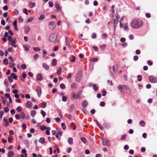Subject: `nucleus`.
I'll list each match as a JSON object with an SVG mask.
<instances>
[{"instance_id":"1","label":"nucleus","mask_w":157,"mask_h":157,"mask_svg":"<svg viewBox=\"0 0 157 157\" xmlns=\"http://www.w3.org/2000/svg\"><path fill=\"white\" fill-rule=\"evenodd\" d=\"M143 25L142 21L139 19H134L131 23V25L133 29H138Z\"/></svg>"},{"instance_id":"2","label":"nucleus","mask_w":157,"mask_h":157,"mask_svg":"<svg viewBox=\"0 0 157 157\" xmlns=\"http://www.w3.org/2000/svg\"><path fill=\"white\" fill-rule=\"evenodd\" d=\"M117 88L119 89L120 91L122 93L124 94L125 93V90H127V87L125 85H120L117 86Z\"/></svg>"},{"instance_id":"3","label":"nucleus","mask_w":157,"mask_h":157,"mask_svg":"<svg viewBox=\"0 0 157 157\" xmlns=\"http://www.w3.org/2000/svg\"><path fill=\"white\" fill-rule=\"evenodd\" d=\"M57 35L55 34H52L50 35L49 37V40L51 42H54L57 39Z\"/></svg>"},{"instance_id":"4","label":"nucleus","mask_w":157,"mask_h":157,"mask_svg":"<svg viewBox=\"0 0 157 157\" xmlns=\"http://www.w3.org/2000/svg\"><path fill=\"white\" fill-rule=\"evenodd\" d=\"M81 92H79L78 94L74 93L72 94V98L74 99H78L81 98Z\"/></svg>"},{"instance_id":"5","label":"nucleus","mask_w":157,"mask_h":157,"mask_svg":"<svg viewBox=\"0 0 157 157\" xmlns=\"http://www.w3.org/2000/svg\"><path fill=\"white\" fill-rule=\"evenodd\" d=\"M102 140V145L106 146H109L110 145V143L109 142L108 140L106 139L101 138Z\"/></svg>"},{"instance_id":"6","label":"nucleus","mask_w":157,"mask_h":157,"mask_svg":"<svg viewBox=\"0 0 157 157\" xmlns=\"http://www.w3.org/2000/svg\"><path fill=\"white\" fill-rule=\"evenodd\" d=\"M56 27V23L54 21L51 22L49 25V27L51 30H54Z\"/></svg>"},{"instance_id":"7","label":"nucleus","mask_w":157,"mask_h":157,"mask_svg":"<svg viewBox=\"0 0 157 157\" xmlns=\"http://www.w3.org/2000/svg\"><path fill=\"white\" fill-rule=\"evenodd\" d=\"M149 80L151 82L154 83L157 82V77L153 76H149Z\"/></svg>"},{"instance_id":"8","label":"nucleus","mask_w":157,"mask_h":157,"mask_svg":"<svg viewBox=\"0 0 157 157\" xmlns=\"http://www.w3.org/2000/svg\"><path fill=\"white\" fill-rule=\"evenodd\" d=\"M66 45L69 48H70L72 46V44L70 43L69 38L67 36L66 37Z\"/></svg>"},{"instance_id":"9","label":"nucleus","mask_w":157,"mask_h":157,"mask_svg":"<svg viewBox=\"0 0 157 157\" xmlns=\"http://www.w3.org/2000/svg\"><path fill=\"white\" fill-rule=\"evenodd\" d=\"M36 92L37 93V95L39 97H40L42 93L41 89L39 86H37L36 87Z\"/></svg>"},{"instance_id":"10","label":"nucleus","mask_w":157,"mask_h":157,"mask_svg":"<svg viewBox=\"0 0 157 157\" xmlns=\"http://www.w3.org/2000/svg\"><path fill=\"white\" fill-rule=\"evenodd\" d=\"M26 105L27 107L31 108L32 106V103L31 101H28L26 103Z\"/></svg>"},{"instance_id":"11","label":"nucleus","mask_w":157,"mask_h":157,"mask_svg":"<svg viewBox=\"0 0 157 157\" xmlns=\"http://www.w3.org/2000/svg\"><path fill=\"white\" fill-rule=\"evenodd\" d=\"M88 105V103L86 100H84L82 103V106L84 108H86L87 106Z\"/></svg>"},{"instance_id":"12","label":"nucleus","mask_w":157,"mask_h":157,"mask_svg":"<svg viewBox=\"0 0 157 157\" xmlns=\"http://www.w3.org/2000/svg\"><path fill=\"white\" fill-rule=\"evenodd\" d=\"M94 121L97 124L98 127L100 128L101 130H102L103 128L102 127L101 125L96 120H94Z\"/></svg>"},{"instance_id":"13","label":"nucleus","mask_w":157,"mask_h":157,"mask_svg":"<svg viewBox=\"0 0 157 157\" xmlns=\"http://www.w3.org/2000/svg\"><path fill=\"white\" fill-rule=\"evenodd\" d=\"M94 121L97 124L98 127L100 128L101 130H102L103 128L102 127L101 125L96 120H94Z\"/></svg>"},{"instance_id":"14","label":"nucleus","mask_w":157,"mask_h":157,"mask_svg":"<svg viewBox=\"0 0 157 157\" xmlns=\"http://www.w3.org/2000/svg\"><path fill=\"white\" fill-rule=\"evenodd\" d=\"M57 63V59H53L52 62V64L53 66H55L56 65Z\"/></svg>"},{"instance_id":"15","label":"nucleus","mask_w":157,"mask_h":157,"mask_svg":"<svg viewBox=\"0 0 157 157\" xmlns=\"http://www.w3.org/2000/svg\"><path fill=\"white\" fill-rule=\"evenodd\" d=\"M36 79L39 81H41L42 80L43 78L41 74H37L36 76Z\"/></svg>"},{"instance_id":"16","label":"nucleus","mask_w":157,"mask_h":157,"mask_svg":"<svg viewBox=\"0 0 157 157\" xmlns=\"http://www.w3.org/2000/svg\"><path fill=\"white\" fill-rule=\"evenodd\" d=\"M43 67L45 68L46 70H48L49 69V67L48 65L45 63H43L42 64Z\"/></svg>"},{"instance_id":"17","label":"nucleus","mask_w":157,"mask_h":157,"mask_svg":"<svg viewBox=\"0 0 157 157\" xmlns=\"http://www.w3.org/2000/svg\"><path fill=\"white\" fill-rule=\"evenodd\" d=\"M55 7L56 9L58 11H60L61 10V8L58 3H56L55 4Z\"/></svg>"},{"instance_id":"18","label":"nucleus","mask_w":157,"mask_h":157,"mask_svg":"<svg viewBox=\"0 0 157 157\" xmlns=\"http://www.w3.org/2000/svg\"><path fill=\"white\" fill-rule=\"evenodd\" d=\"M14 155V153L13 151H10L8 153V157H12Z\"/></svg>"},{"instance_id":"19","label":"nucleus","mask_w":157,"mask_h":157,"mask_svg":"<svg viewBox=\"0 0 157 157\" xmlns=\"http://www.w3.org/2000/svg\"><path fill=\"white\" fill-rule=\"evenodd\" d=\"M20 117L23 119H24L25 118V113L23 112H21L20 113Z\"/></svg>"},{"instance_id":"20","label":"nucleus","mask_w":157,"mask_h":157,"mask_svg":"<svg viewBox=\"0 0 157 157\" xmlns=\"http://www.w3.org/2000/svg\"><path fill=\"white\" fill-rule=\"evenodd\" d=\"M29 5L30 8H33L35 7L36 6V3L35 2H33L31 3V2L29 4Z\"/></svg>"},{"instance_id":"21","label":"nucleus","mask_w":157,"mask_h":157,"mask_svg":"<svg viewBox=\"0 0 157 157\" xmlns=\"http://www.w3.org/2000/svg\"><path fill=\"white\" fill-rule=\"evenodd\" d=\"M68 141L69 143L70 144H72L73 143V140L72 138L69 137L68 138Z\"/></svg>"},{"instance_id":"22","label":"nucleus","mask_w":157,"mask_h":157,"mask_svg":"<svg viewBox=\"0 0 157 157\" xmlns=\"http://www.w3.org/2000/svg\"><path fill=\"white\" fill-rule=\"evenodd\" d=\"M62 71V68L61 67H59L57 71V75H60L61 72Z\"/></svg>"},{"instance_id":"23","label":"nucleus","mask_w":157,"mask_h":157,"mask_svg":"<svg viewBox=\"0 0 157 157\" xmlns=\"http://www.w3.org/2000/svg\"><path fill=\"white\" fill-rule=\"evenodd\" d=\"M118 24V21H117L114 20V30H115V29L117 27V25Z\"/></svg>"},{"instance_id":"24","label":"nucleus","mask_w":157,"mask_h":157,"mask_svg":"<svg viewBox=\"0 0 157 157\" xmlns=\"http://www.w3.org/2000/svg\"><path fill=\"white\" fill-rule=\"evenodd\" d=\"M36 113V112L35 110H33L31 112V115L32 116L34 117Z\"/></svg>"},{"instance_id":"25","label":"nucleus","mask_w":157,"mask_h":157,"mask_svg":"<svg viewBox=\"0 0 157 157\" xmlns=\"http://www.w3.org/2000/svg\"><path fill=\"white\" fill-rule=\"evenodd\" d=\"M47 104L45 102H42L41 104V107L43 108H45Z\"/></svg>"},{"instance_id":"26","label":"nucleus","mask_w":157,"mask_h":157,"mask_svg":"<svg viewBox=\"0 0 157 157\" xmlns=\"http://www.w3.org/2000/svg\"><path fill=\"white\" fill-rule=\"evenodd\" d=\"M44 138L43 137H41L40 139L39 140V142L41 144H43L44 142Z\"/></svg>"},{"instance_id":"27","label":"nucleus","mask_w":157,"mask_h":157,"mask_svg":"<svg viewBox=\"0 0 157 157\" xmlns=\"http://www.w3.org/2000/svg\"><path fill=\"white\" fill-rule=\"evenodd\" d=\"M50 129V127H47V130L46 131V134L48 135H49L50 134L49 130Z\"/></svg>"},{"instance_id":"28","label":"nucleus","mask_w":157,"mask_h":157,"mask_svg":"<svg viewBox=\"0 0 157 157\" xmlns=\"http://www.w3.org/2000/svg\"><path fill=\"white\" fill-rule=\"evenodd\" d=\"M145 123V122L143 121H140L139 122L140 124L142 126V127L145 126V125L144 124Z\"/></svg>"},{"instance_id":"29","label":"nucleus","mask_w":157,"mask_h":157,"mask_svg":"<svg viewBox=\"0 0 157 157\" xmlns=\"http://www.w3.org/2000/svg\"><path fill=\"white\" fill-rule=\"evenodd\" d=\"M100 48L102 50H104L106 47L105 44H102L100 46Z\"/></svg>"},{"instance_id":"30","label":"nucleus","mask_w":157,"mask_h":157,"mask_svg":"<svg viewBox=\"0 0 157 157\" xmlns=\"http://www.w3.org/2000/svg\"><path fill=\"white\" fill-rule=\"evenodd\" d=\"M12 76V77H13V79H16L17 78V75H16L14 73H12L10 75Z\"/></svg>"},{"instance_id":"31","label":"nucleus","mask_w":157,"mask_h":157,"mask_svg":"<svg viewBox=\"0 0 157 157\" xmlns=\"http://www.w3.org/2000/svg\"><path fill=\"white\" fill-rule=\"evenodd\" d=\"M81 140L84 144H86L87 143V140L85 138H81Z\"/></svg>"},{"instance_id":"32","label":"nucleus","mask_w":157,"mask_h":157,"mask_svg":"<svg viewBox=\"0 0 157 157\" xmlns=\"http://www.w3.org/2000/svg\"><path fill=\"white\" fill-rule=\"evenodd\" d=\"M3 63L5 65H7L8 63V60L7 58H5L3 60Z\"/></svg>"},{"instance_id":"33","label":"nucleus","mask_w":157,"mask_h":157,"mask_svg":"<svg viewBox=\"0 0 157 157\" xmlns=\"http://www.w3.org/2000/svg\"><path fill=\"white\" fill-rule=\"evenodd\" d=\"M33 48L34 50L36 51H39L41 50L40 48L39 47H33Z\"/></svg>"},{"instance_id":"34","label":"nucleus","mask_w":157,"mask_h":157,"mask_svg":"<svg viewBox=\"0 0 157 157\" xmlns=\"http://www.w3.org/2000/svg\"><path fill=\"white\" fill-rule=\"evenodd\" d=\"M45 16L44 15H41L38 18L39 20H41L45 18Z\"/></svg>"},{"instance_id":"35","label":"nucleus","mask_w":157,"mask_h":157,"mask_svg":"<svg viewBox=\"0 0 157 157\" xmlns=\"http://www.w3.org/2000/svg\"><path fill=\"white\" fill-rule=\"evenodd\" d=\"M22 110V109L21 107L20 106H18L16 108L17 111L18 112H21Z\"/></svg>"},{"instance_id":"36","label":"nucleus","mask_w":157,"mask_h":157,"mask_svg":"<svg viewBox=\"0 0 157 157\" xmlns=\"http://www.w3.org/2000/svg\"><path fill=\"white\" fill-rule=\"evenodd\" d=\"M60 87L62 89H64L66 86L63 83H61L60 85Z\"/></svg>"},{"instance_id":"37","label":"nucleus","mask_w":157,"mask_h":157,"mask_svg":"<svg viewBox=\"0 0 157 157\" xmlns=\"http://www.w3.org/2000/svg\"><path fill=\"white\" fill-rule=\"evenodd\" d=\"M12 139V137L10 135L8 138V140L9 142L11 143V140Z\"/></svg>"},{"instance_id":"38","label":"nucleus","mask_w":157,"mask_h":157,"mask_svg":"<svg viewBox=\"0 0 157 157\" xmlns=\"http://www.w3.org/2000/svg\"><path fill=\"white\" fill-rule=\"evenodd\" d=\"M71 126L73 128V130L76 129V127L74 123H71Z\"/></svg>"},{"instance_id":"39","label":"nucleus","mask_w":157,"mask_h":157,"mask_svg":"<svg viewBox=\"0 0 157 157\" xmlns=\"http://www.w3.org/2000/svg\"><path fill=\"white\" fill-rule=\"evenodd\" d=\"M126 136L127 135L126 134L123 135L121 138V140H124L126 138Z\"/></svg>"},{"instance_id":"40","label":"nucleus","mask_w":157,"mask_h":157,"mask_svg":"<svg viewBox=\"0 0 157 157\" xmlns=\"http://www.w3.org/2000/svg\"><path fill=\"white\" fill-rule=\"evenodd\" d=\"M12 77L10 75V76H9L8 77V79L9 80V81L10 82H13V80L12 78Z\"/></svg>"},{"instance_id":"41","label":"nucleus","mask_w":157,"mask_h":157,"mask_svg":"<svg viewBox=\"0 0 157 157\" xmlns=\"http://www.w3.org/2000/svg\"><path fill=\"white\" fill-rule=\"evenodd\" d=\"M101 37L103 39L106 38L108 37V35L106 33H104L102 35Z\"/></svg>"},{"instance_id":"42","label":"nucleus","mask_w":157,"mask_h":157,"mask_svg":"<svg viewBox=\"0 0 157 157\" xmlns=\"http://www.w3.org/2000/svg\"><path fill=\"white\" fill-rule=\"evenodd\" d=\"M93 89L95 91H96L98 89V87L95 84L93 85Z\"/></svg>"},{"instance_id":"43","label":"nucleus","mask_w":157,"mask_h":157,"mask_svg":"<svg viewBox=\"0 0 157 157\" xmlns=\"http://www.w3.org/2000/svg\"><path fill=\"white\" fill-rule=\"evenodd\" d=\"M137 78H138V81H141L142 80V76L140 75H139L137 76Z\"/></svg>"},{"instance_id":"44","label":"nucleus","mask_w":157,"mask_h":157,"mask_svg":"<svg viewBox=\"0 0 157 157\" xmlns=\"http://www.w3.org/2000/svg\"><path fill=\"white\" fill-rule=\"evenodd\" d=\"M3 121L6 123V125H5V124H4V126L6 127V126H7L8 125V123L7 119H6L4 117L3 119Z\"/></svg>"},{"instance_id":"45","label":"nucleus","mask_w":157,"mask_h":157,"mask_svg":"<svg viewBox=\"0 0 157 157\" xmlns=\"http://www.w3.org/2000/svg\"><path fill=\"white\" fill-rule=\"evenodd\" d=\"M33 17H30L28 19L27 21L26 22L28 23L31 22L33 20Z\"/></svg>"},{"instance_id":"46","label":"nucleus","mask_w":157,"mask_h":157,"mask_svg":"<svg viewBox=\"0 0 157 157\" xmlns=\"http://www.w3.org/2000/svg\"><path fill=\"white\" fill-rule=\"evenodd\" d=\"M12 43L11 44V45L13 46L14 47H17V45L15 44L16 42H15V40H13L12 41Z\"/></svg>"},{"instance_id":"47","label":"nucleus","mask_w":157,"mask_h":157,"mask_svg":"<svg viewBox=\"0 0 157 157\" xmlns=\"http://www.w3.org/2000/svg\"><path fill=\"white\" fill-rule=\"evenodd\" d=\"M4 111L5 113H7L9 111V108L7 107H5L4 108Z\"/></svg>"},{"instance_id":"48","label":"nucleus","mask_w":157,"mask_h":157,"mask_svg":"<svg viewBox=\"0 0 157 157\" xmlns=\"http://www.w3.org/2000/svg\"><path fill=\"white\" fill-rule=\"evenodd\" d=\"M40 113L43 117H44L46 115V113L43 110H41V111Z\"/></svg>"},{"instance_id":"49","label":"nucleus","mask_w":157,"mask_h":157,"mask_svg":"<svg viewBox=\"0 0 157 157\" xmlns=\"http://www.w3.org/2000/svg\"><path fill=\"white\" fill-rule=\"evenodd\" d=\"M40 129L41 130L44 131L45 129H47V127L45 126H42L40 127Z\"/></svg>"},{"instance_id":"50","label":"nucleus","mask_w":157,"mask_h":157,"mask_svg":"<svg viewBox=\"0 0 157 157\" xmlns=\"http://www.w3.org/2000/svg\"><path fill=\"white\" fill-rule=\"evenodd\" d=\"M48 5L50 7H52L53 6V2L51 1H49L48 2Z\"/></svg>"},{"instance_id":"51","label":"nucleus","mask_w":157,"mask_h":157,"mask_svg":"<svg viewBox=\"0 0 157 157\" xmlns=\"http://www.w3.org/2000/svg\"><path fill=\"white\" fill-rule=\"evenodd\" d=\"M97 37V35L96 33H93L92 35V38L93 39H95V38Z\"/></svg>"},{"instance_id":"52","label":"nucleus","mask_w":157,"mask_h":157,"mask_svg":"<svg viewBox=\"0 0 157 157\" xmlns=\"http://www.w3.org/2000/svg\"><path fill=\"white\" fill-rule=\"evenodd\" d=\"M26 65L25 64H22L21 65V68L23 70H25L26 69Z\"/></svg>"},{"instance_id":"53","label":"nucleus","mask_w":157,"mask_h":157,"mask_svg":"<svg viewBox=\"0 0 157 157\" xmlns=\"http://www.w3.org/2000/svg\"><path fill=\"white\" fill-rule=\"evenodd\" d=\"M15 117L17 120H19L20 119V116L18 114H16L15 115Z\"/></svg>"},{"instance_id":"54","label":"nucleus","mask_w":157,"mask_h":157,"mask_svg":"<svg viewBox=\"0 0 157 157\" xmlns=\"http://www.w3.org/2000/svg\"><path fill=\"white\" fill-rule=\"evenodd\" d=\"M22 127L23 129H25L27 128L26 124L24 123L22 124Z\"/></svg>"},{"instance_id":"55","label":"nucleus","mask_w":157,"mask_h":157,"mask_svg":"<svg viewBox=\"0 0 157 157\" xmlns=\"http://www.w3.org/2000/svg\"><path fill=\"white\" fill-rule=\"evenodd\" d=\"M72 59L71 60V61L72 62H75V60L76 58L75 56H72Z\"/></svg>"},{"instance_id":"56","label":"nucleus","mask_w":157,"mask_h":157,"mask_svg":"<svg viewBox=\"0 0 157 157\" xmlns=\"http://www.w3.org/2000/svg\"><path fill=\"white\" fill-rule=\"evenodd\" d=\"M3 113L4 112L2 110L0 111V118L1 119L2 118V115L3 114Z\"/></svg>"},{"instance_id":"57","label":"nucleus","mask_w":157,"mask_h":157,"mask_svg":"<svg viewBox=\"0 0 157 157\" xmlns=\"http://www.w3.org/2000/svg\"><path fill=\"white\" fill-rule=\"evenodd\" d=\"M19 22L21 23H22L23 21V19L21 17H19Z\"/></svg>"},{"instance_id":"58","label":"nucleus","mask_w":157,"mask_h":157,"mask_svg":"<svg viewBox=\"0 0 157 157\" xmlns=\"http://www.w3.org/2000/svg\"><path fill=\"white\" fill-rule=\"evenodd\" d=\"M62 100L63 101H67V98L65 96H63L62 97Z\"/></svg>"},{"instance_id":"59","label":"nucleus","mask_w":157,"mask_h":157,"mask_svg":"<svg viewBox=\"0 0 157 157\" xmlns=\"http://www.w3.org/2000/svg\"><path fill=\"white\" fill-rule=\"evenodd\" d=\"M105 105V102L103 101L101 102L100 103V106H102V107L104 106Z\"/></svg>"},{"instance_id":"60","label":"nucleus","mask_w":157,"mask_h":157,"mask_svg":"<svg viewBox=\"0 0 157 157\" xmlns=\"http://www.w3.org/2000/svg\"><path fill=\"white\" fill-rule=\"evenodd\" d=\"M4 83L7 86H8V82L7 79H5L4 80Z\"/></svg>"},{"instance_id":"61","label":"nucleus","mask_w":157,"mask_h":157,"mask_svg":"<svg viewBox=\"0 0 157 157\" xmlns=\"http://www.w3.org/2000/svg\"><path fill=\"white\" fill-rule=\"evenodd\" d=\"M5 97L6 98H10V94H7V93H6V94H5Z\"/></svg>"},{"instance_id":"62","label":"nucleus","mask_w":157,"mask_h":157,"mask_svg":"<svg viewBox=\"0 0 157 157\" xmlns=\"http://www.w3.org/2000/svg\"><path fill=\"white\" fill-rule=\"evenodd\" d=\"M39 58V56L38 54H35L34 56V58L35 59H36Z\"/></svg>"},{"instance_id":"63","label":"nucleus","mask_w":157,"mask_h":157,"mask_svg":"<svg viewBox=\"0 0 157 157\" xmlns=\"http://www.w3.org/2000/svg\"><path fill=\"white\" fill-rule=\"evenodd\" d=\"M147 63L150 66H151L153 64L152 62L150 60L148 61L147 62Z\"/></svg>"},{"instance_id":"64","label":"nucleus","mask_w":157,"mask_h":157,"mask_svg":"<svg viewBox=\"0 0 157 157\" xmlns=\"http://www.w3.org/2000/svg\"><path fill=\"white\" fill-rule=\"evenodd\" d=\"M124 150H127L129 148V146L127 145H125L124 146Z\"/></svg>"}]
</instances>
